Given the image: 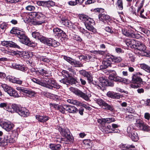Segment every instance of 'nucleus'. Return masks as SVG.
<instances>
[{"mask_svg": "<svg viewBox=\"0 0 150 150\" xmlns=\"http://www.w3.org/2000/svg\"><path fill=\"white\" fill-rule=\"evenodd\" d=\"M31 80L33 82L50 89L53 88L57 89L60 88L59 86L54 81L51 79H48L47 78H41L40 79L34 78Z\"/></svg>", "mask_w": 150, "mask_h": 150, "instance_id": "obj_1", "label": "nucleus"}, {"mask_svg": "<svg viewBox=\"0 0 150 150\" xmlns=\"http://www.w3.org/2000/svg\"><path fill=\"white\" fill-rule=\"evenodd\" d=\"M10 33L15 34L19 39L20 42L21 43L30 46H33L32 42L25 35L24 32L19 30L17 28H13L10 31Z\"/></svg>", "mask_w": 150, "mask_h": 150, "instance_id": "obj_2", "label": "nucleus"}, {"mask_svg": "<svg viewBox=\"0 0 150 150\" xmlns=\"http://www.w3.org/2000/svg\"><path fill=\"white\" fill-rule=\"evenodd\" d=\"M79 17L80 20L85 21V26L88 30L94 33L96 32V29L91 25L93 22V19L88 16L83 14L79 15Z\"/></svg>", "mask_w": 150, "mask_h": 150, "instance_id": "obj_3", "label": "nucleus"}, {"mask_svg": "<svg viewBox=\"0 0 150 150\" xmlns=\"http://www.w3.org/2000/svg\"><path fill=\"white\" fill-rule=\"evenodd\" d=\"M11 108L13 109V113L16 112L23 117H26L29 115L28 110L25 107H20L16 104H13L11 105Z\"/></svg>", "mask_w": 150, "mask_h": 150, "instance_id": "obj_4", "label": "nucleus"}, {"mask_svg": "<svg viewBox=\"0 0 150 150\" xmlns=\"http://www.w3.org/2000/svg\"><path fill=\"white\" fill-rule=\"evenodd\" d=\"M1 87L4 91L6 92L11 96L15 98L19 97L17 92L14 89L5 84H2Z\"/></svg>", "mask_w": 150, "mask_h": 150, "instance_id": "obj_5", "label": "nucleus"}, {"mask_svg": "<svg viewBox=\"0 0 150 150\" xmlns=\"http://www.w3.org/2000/svg\"><path fill=\"white\" fill-rule=\"evenodd\" d=\"M57 128L62 136L65 137L64 140L62 139V140L64 141H70L71 139L70 132L68 128L63 129L59 126L57 127Z\"/></svg>", "mask_w": 150, "mask_h": 150, "instance_id": "obj_6", "label": "nucleus"}, {"mask_svg": "<svg viewBox=\"0 0 150 150\" xmlns=\"http://www.w3.org/2000/svg\"><path fill=\"white\" fill-rule=\"evenodd\" d=\"M0 126L5 130L9 132L13 129L14 125L10 121L0 120Z\"/></svg>", "mask_w": 150, "mask_h": 150, "instance_id": "obj_7", "label": "nucleus"}, {"mask_svg": "<svg viewBox=\"0 0 150 150\" xmlns=\"http://www.w3.org/2000/svg\"><path fill=\"white\" fill-rule=\"evenodd\" d=\"M69 90L76 95L81 97L85 100L88 101L89 100V98L86 93L83 92L78 89L73 87H70Z\"/></svg>", "mask_w": 150, "mask_h": 150, "instance_id": "obj_8", "label": "nucleus"}, {"mask_svg": "<svg viewBox=\"0 0 150 150\" xmlns=\"http://www.w3.org/2000/svg\"><path fill=\"white\" fill-rule=\"evenodd\" d=\"M132 83L131 84L130 86L132 88H134L140 87L141 84L142 83L141 78L135 75L132 76Z\"/></svg>", "mask_w": 150, "mask_h": 150, "instance_id": "obj_9", "label": "nucleus"}, {"mask_svg": "<svg viewBox=\"0 0 150 150\" xmlns=\"http://www.w3.org/2000/svg\"><path fill=\"white\" fill-rule=\"evenodd\" d=\"M67 101L69 103L75 105L77 106H82L88 110H91V108L90 107L87 103H81V101L77 100L68 99Z\"/></svg>", "mask_w": 150, "mask_h": 150, "instance_id": "obj_10", "label": "nucleus"}, {"mask_svg": "<svg viewBox=\"0 0 150 150\" xmlns=\"http://www.w3.org/2000/svg\"><path fill=\"white\" fill-rule=\"evenodd\" d=\"M97 103L104 109H107L111 111H112L114 109L112 105H108L102 99H97Z\"/></svg>", "mask_w": 150, "mask_h": 150, "instance_id": "obj_11", "label": "nucleus"}, {"mask_svg": "<svg viewBox=\"0 0 150 150\" xmlns=\"http://www.w3.org/2000/svg\"><path fill=\"white\" fill-rule=\"evenodd\" d=\"M122 32L124 35L129 37L136 38L139 37V35L135 34L134 31L130 29H124L122 30Z\"/></svg>", "mask_w": 150, "mask_h": 150, "instance_id": "obj_12", "label": "nucleus"}, {"mask_svg": "<svg viewBox=\"0 0 150 150\" xmlns=\"http://www.w3.org/2000/svg\"><path fill=\"white\" fill-rule=\"evenodd\" d=\"M64 59L71 65L76 67H80L83 66L82 64L79 62L77 61L70 57L64 56Z\"/></svg>", "mask_w": 150, "mask_h": 150, "instance_id": "obj_13", "label": "nucleus"}, {"mask_svg": "<svg viewBox=\"0 0 150 150\" xmlns=\"http://www.w3.org/2000/svg\"><path fill=\"white\" fill-rule=\"evenodd\" d=\"M1 44L2 45L8 47L20 48V47L18 45L12 41H4L1 42Z\"/></svg>", "mask_w": 150, "mask_h": 150, "instance_id": "obj_14", "label": "nucleus"}, {"mask_svg": "<svg viewBox=\"0 0 150 150\" xmlns=\"http://www.w3.org/2000/svg\"><path fill=\"white\" fill-rule=\"evenodd\" d=\"M135 125L139 129L144 131H147L148 129V126L145 125L140 120H136Z\"/></svg>", "mask_w": 150, "mask_h": 150, "instance_id": "obj_15", "label": "nucleus"}, {"mask_svg": "<svg viewBox=\"0 0 150 150\" xmlns=\"http://www.w3.org/2000/svg\"><path fill=\"white\" fill-rule=\"evenodd\" d=\"M100 130L103 132L107 133L115 132V129H113V128H112V127L109 125L102 126L100 128Z\"/></svg>", "mask_w": 150, "mask_h": 150, "instance_id": "obj_16", "label": "nucleus"}, {"mask_svg": "<svg viewBox=\"0 0 150 150\" xmlns=\"http://www.w3.org/2000/svg\"><path fill=\"white\" fill-rule=\"evenodd\" d=\"M65 108V110L69 113L74 114L76 113L78 111L77 108L73 105H66Z\"/></svg>", "mask_w": 150, "mask_h": 150, "instance_id": "obj_17", "label": "nucleus"}, {"mask_svg": "<svg viewBox=\"0 0 150 150\" xmlns=\"http://www.w3.org/2000/svg\"><path fill=\"white\" fill-rule=\"evenodd\" d=\"M137 40L132 39H127L126 40L125 42L126 45L129 47L131 48H135Z\"/></svg>", "mask_w": 150, "mask_h": 150, "instance_id": "obj_18", "label": "nucleus"}, {"mask_svg": "<svg viewBox=\"0 0 150 150\" xmlns=\"http://www.w3.org/2000/svg\"><path fill=\"white\" fill-rule=\"evenodd\" d=\"M120 147L123 150H134L135 148V146L133 144H122L120 145Z\"/></svg>", "mask_w": 150, "mask_h": 150, "instance_id": "obj_19", "label": "nucleus"}, {"mask_svg": "<svg viewBox=\"0 0 150 150\" xmlns=\"http://www.w3.org/2000/svg\"><path fill=\"white\" fill-rule=\"evenodd\" d=\"M134 52L136 54L140 55L141 56H144L150 58V51H146V52H143L140 50H138L137 47L134 48Z\"/></svg>", "mask_w": 150, "mask_h": 150, "instance_id": "obj_20", "label": "nucleus"}, {"mask_svg": "<svg viewBox=\"0 0 150 150\" xmlns=\"http://www.w3.org/2000/svg\"><path fill=\"white\" fill-rule=\"evenodd\" d=\"M79 73L81 75L87 78L89 82H90L92 81V77L89 72L86 71L85 70H82L80 71Z\"/></svg>", "mask_w": 150, "mask_h": 150, "instance_id": "obj_21", "label": "nucleus"}, {"mask_svg": "<svg viewBox=\"0 0 150 150\" xmlns=\"http://www.w3.org/2000/svg\"><path fill=\"white\" fill-rule=\"evenodd\" d=\"M53 31L55 35L62 37L66 36L65 33L59 28H55L53 29Z\"/></svg>", "mask_w": 150, "mask_h": 150, "instance_id": "obj_22", "label": "nucleus"}, {"mask_svg": "<svg viewBox=\"0 0 150 150\" xmlns=\"http://www.w3.org/2000/svg\"><path fill=\"white\" fill-rule=\"evenodd\" d=\"M69 71L71 72V73H69L67 71L64 70L62 71V74L64 75L66 77H71L76 74V72L73 69L70 68L69 69Z\"/></svg>", "mask_w": 150, "mask_h": 150, "instance_id": "obj_23", "label": "nucleus"}, {"mask_svg": "<svg viewBox=\"0 0 150 150\" xmlns=\"http://www.w3.org/2000/svg\"><path fill=\"white\" fill-rule=\"evenodd\" d=\"M143 7V5L141 4L138 8L137 10V13L134 12H133V13L134 14L136 15H138L140 16L142 18H145L146 17L144 15H142V13L144 12V10L142 8Z\"/></svg>", "mask_w": 150, "mask_h": 150, "instance_id": "obj_24", "label": "nucleus"}, {"mask_svg": "<svg viewBox=\"0 0 150 150\" xmlns=\"http://www.w3.org/2000/svg\"><path fill=\"white\" fill-rule=\"evenodd\" d=\"M36 118L38 121L42 122H46L49 119V117L46 116H41L39 115H37L35 116Z\"/></svg>", "mask_w": 150, "mask_h": 150, "instance_id": "obj_25", "label": "nucleus"}, {"mask_svg": "<svg viewBox=\"0 0 150 150\" xmlns=\"http://www.w3.org/2000/svg\"><path fill=\"white\" fill-rule=\"evenodd\" d=\"M17 137H13L12 136H6L5 137V140L6 142L7 143V145L8 143H13L14 142L17 140Z\"/></svg>", "mask_w": 150, "mask_h": 150, "instance_id": "obj_26", "label": "nucleus"}, {"mask_svg": "<svg viewBox=\"0 0 150 150\" xmlns=\"http://www.w3.org/2000/svg\"><path fill=\"white\" fill-rule=\"evenodd\" d=\"M32 35L33 38L39 40L41 42L43 41V39H44V37L41 35L38 32L35 31L33 32Z\"/></svg>", "mask_w": 150, "mask_h": 150, "instance_id": "obj_27", "label": "nucleus"}, {"mask_svg": "<svg viewBox=\"0 0 150 150\" xmlns=\"http://www.w3.org/2000/svg\"><path fill=\"white\" fill-rule=\"evenodd\" d=\"M136 47L138 48V50H141L143 52H146L148 50H146V47L145 45L141 42L138 41H137L136 45Z\"/></svg>", "mask_w": 150, "mask_h": 150, "instance_id": "obj_28", "label": "nucleus"}, {"mask_svg": "<svg viewBox=\"0 0 150 150\" xmlns=\"http://www.w3.org/2000/svg\"><path fill=\"white\" fill-rule=\"evenodd\" d=\"M34 18H35L39 19L44 18L45 17L44 15L41 12H33L30 14Z\"/></svg>", "mask_w": 150, "mask_h": 150, "instance_id": "obj_29", "label": "nucleus"}, {"mask_svg": "<svg viewBox=\"0 0 150 150\" xmlns=\"http://www.w3.org/2000/svg\"><path fill=\"white\" fill-rule=\"evenodd\" d=\"M0 108H3L4 109L7 110L8 111L13 112V109L11 108H10L8 105L6 103H2L0 104Z\"/></svg>", "mask_w": 150, "mask_h": 150, "instance_id": "obj_30", "label": "nucleus"}, {"mask_svg": "<svg viewBox=\"0 0 150 150\" xmlns=\"http://www.w3.org/2000/svg\"><path fill=\"white\" fill-rule=\"evenodd\" d=\"M111 64V61L110 58L108 59H106L103 61L102 64L101 66L102 68L103 69H106L108 67L110 66Z\"/></svg>", "mask_w": 150, "mask_h": 150, "instance_id": "obj_31", "label": "nucleus"}, {"mask_svg": "<svg viewBox=\"0 0 150 150\" xmlns=\"http://www.w3.org/2000/svg\"><path fill=\"white\" fill-rule=\"evenodd\" d=\"M99 19L100 20L102 21H107L110 20V16L106 14H100L99 15Z\"/></svg>", "mask_w": 150, "mask_h": 150, "instance_id": "obj_32", "label": "nucleus"}, {"mask_svg": "<svg viewBox=\"0 0 150 150\" xmlns=\"http://www.w3.org/2000/svg\"><path fill=\"white\" fill-rule=\"evenodd\" d=\"M61 22L64 25L69 28H71L72 27V23L69 21L62 18L61 19Z\"/></svg>", "mask_w": 150, "mask_h": 150, "instance_id": "obj_33", "label": "nucleus"}, {"mask_svg": "<svg viewBox=\"0 0 150 150\" xmlns=\"http://www.w3.org/2000/svg\"><path fill=\"white\" fill-rule=\"evenodd\" d=\"M99 81L101 83L100 85L103 86H111L107 80L103 79V77L99 78Z\"/></svg>", "mask_w": 150, "mask_h": 150, "instance_id": "obj_34", "label": "nucleus"}, {"mask_svg": "<svg viewBox=\"0 0 150 150\" xmlns=\"http://www.w3.org/2000/svg\"><path fill=\"white\" fill-rule=\"evenodd\" d=\"M50 148L52 150H59L61 146L59 144H51L49 145Z\"/></svg>", "mask_w": 150, "mask_h": 150, "instance_id": "obj_35", "label": "nucleus"}, {"mask_svg": "<svg viewBox=\"0 0 150 150\" xmlns=\"http://www.w3.org/2000/svg\"><path fill=\"white\" fill-rule=\"evenodd\" d=\"M129 136L134 141H136L138 140V136L136 130H135V131L133 132V133H132L130 135V134Z\"/></svg>", "mask_w": 150, "mask_h": 150, "instance_id": "obj_36", "label": "nucleus"}, {"mask_svg": "<svg viewBox=\"0 0 150 150\" xmlns=\"http://www.w3.org/2000/svg\"><path fill=\"white\" fill-rule=\"evenodd\" d=\"M39 74L45 76H47L48 74V71L47 69L45 68H39L38 71Z\"/></svg>", "mask_w": 150, "mask_h": 150, "instance_id": "obj_37", "label": "nucleus"}, {"mask_svg": "<svg viewBox=\"0 0 150 150\" xmlns=\"http://www.w3.org/2000/svg\"><path fill=\"white\" fill-rule=\"evenodd\" d=\"M52 40L53 39L51 38L47 39L44 37V39H43V41H42V42L47 44L49 46H51Z\"/></svg>", "mask_w": 150, "mask_h": 150, "instance_id": "obj_38", "label": "nucleus"}, {"mask_svg": "<svg viewBox=\"0 0 150 150\" xmlns=\"http://www.w3.org/2000/svg\"><path fill=\"white\" fill-rule=\"evenodd\" d=\"M140 67L146 72L150 73V67L148 65L145 64H140Z\"/></svg>", "mask_w": 150, "mask_h": 150, "instance_id": "obj_39", "label": "nucleus"}, {"mask_svg": "<svg viewBox=\"0 0 150 150\" xmlns=\"http://www.w3.org/2000/svg\"><path fill=\"white\" fill-rule=\"evenodd\" d=\"M110 59H111V61L114 63L119 62L122 60V59L120 57H115L113 56L110 57Z\"/></svg>", "mask_w": 150, "mask_h": 150, "instance_id": "obj_40", "label": "nucleus"}, {"mask_svg": "<svg viewBox=\"0 0 150 150\" xmlns=\"http://www.w3.org/2000/svg\"><path fill=\"white\" fill-rule=\"evenodd\" d=\"M123 1L122 0H118L116 4L117 8L120 10H122L123 9Z\"/></svg>", "mask_w": 150, "mask_h": 150, "instance_id": "obj_41", "label": "nucleus"}, {"mask_svg": "<svg viewBox=\"0 0 150 150\" xmlns=\"http://www.w3.org/2000/svg\"><path fill=\"white\" fill-rule=\"evenodd\" d=\"M4 52L9 55H13L16 54V52L9 48H7L4 50Z\"/></svg>", "mask_w": 150, "mask_h": 150, "instance_id": "obj_42", "label": "nucleus"}, {"mask_svg": "<svg viewBox=\"0 0 150 150\" xmlns=\"http://www.w3.org/2000/svg\"><path fill=\"white\" fill-rule=\"evenodd\" d=\"M16 78L10 75L7 76L6 77L7 81L13 83H14L15 79H16Z\"/></svg>", "mask_w": 150, "mask_h": 150, "instance_id": "obj_43", "label": "nucleus"}, {"mask_svg": "<svg viewBox=\"0 0 150 150\" xmlns=\"http://www.w3.org/2000/svg\"><path fill=\"white\" fill-rule=\"evenodd\" d=\"M54 5V3L51 1H45V6L50 7Z\"/></svg>", "mask_w": 150, "mask_h": 150, "instance_id": "obj_44", "label": "nucleus"}, {"mask_svg": "<svg viewBox=\"0 0 150 150\" xmlns=\"http://www.w3.org/2000/svg\"><path fill=\"white\" fill-rule=\"evenodd\" d=\"M135 130L132 126H129L127 128V132L129 134V135H130L133 133V132L135 131Z\"/></svg>", "mask_w": 150, "mask_h": 150, "instance_id": "obj_45", "label": "nucleus"}, {"mask_svg": "<svg viewBox=\"0 0 150 150\" xmlns=\"http://www.w3.org/2000/svg\"><path fill=\"white\" fill-rule=\"evenodd\" d=\"M37 57L39 58L41 61H42L45 62H50V60L45 57H44L43 56L40 57V56H38Z\"/></svg>", "mask_w": 150, "mask_h": 150, "instance_id": "obj_46", "label": "nucleus"}, {"mask_svg": "<svg viewBox=\"0 0 150 150\" xmlns=\"http://www.w3.org/2000/svg\"><path fill=\"white\" fill-rule=\"evenodd\" d=\"M17 69L21 70V71L25 72L27 70V68L24 65H21L20 64V67H17Z\"/></svg>", "mask_w": 150, "mask_h": 150, "instance_id": "obj_47", "label": "nucleus"}, {"mask_svg": "<svg viewBox=\"0 0 150 150\" xmlns=\"http://www.w3.org/2000/svg\"><path fill=\"white\" fill-rule=\"evenodd\" d=\"M27 94L28 95L29 97H30L34 96L36 93L34 91L28 90Z\"/></svg>", "mask_w": 150, "mask_h": 150, "instance_id": "obj_48", "label": "nucleus"}, {"mask_svg": "<svg viewBox=\"0 0 150 150\" xmlns=\"http://www.w3.org/2000/svg\"><path fill=\"white\" fill-rule=\"evenodd\" d=\"M8 24L5 22H3L0 25V28L3 30H5L8 27Z\"/></svg>", "mask_w": 150, "mask_h": 150, "instance_id": "obj_49", "label": "nucleus"}, {"mask_svg": "<svg viewBox=\"0 0 150 150\" xmlns=\"http://www.w3.org/2000/svg\"><path fill=\"white\" fill-rule=\"evenodd\" d=\"M115 119L114 118H105V123H110L112 122L115 121Z\"/></svg>", "mask_w": 150, "mask_h": 150, "instance_id": "obj_50", "label": "nucleus"}, {"mask_svg": "<svg viewBox=\"0 0 150 150\" xmlns=\"http://www.w3.org/2000/svg\"><path fill=\"white\" fill-rule=\"evenodd\" d=\"M105 29L106 31L112 34L113 33L112 28L110 26H108L106 27L105 28Z\"/></svg>", "mask_w": 150, "mask_h": 150, "instance_id": "obj_51", "label": "nucleus"}, {"mask_svg": "<svg viewBox=\"0 0 150 150\" xmlns=\"http://www.w3.org/2000/svg\"><path fill=\"white\" fill-rule=\"evenodd\" d=\"M65 105H64L63 106L59 105L58 109V110H59L63 114L65 113Z\"/></svg>", "mask_w": 150, "mask_h": 150, "instance_id": "obj_52", "label": "nucleus"}, {"mask_svg": "<svg viewBox=\"0 0 150 150\" xmlns=\"http://www.w3.org/2000/svg\"><path fill=\"white\" fill-rule=\"evenodd\" d=\"M134 117L133 115H129L126 116L125 119L128 121H132L134 120Z\"/></svg>", "mask_w": 150, "mask_h": 150, "instance_id": "obj_53", "label": "nucleus"}, {"mask_svg": "<svg viewBox=\"0 0 150 150\" xmlns=\"http://www.w3.org/2000/svg\"><path fill=\"white\" fill-rule=\"evenodd\" d=\"M112 98L113 99H119L121 96V95L117 93L113 92Z\"/></svg>", "mask_w": 150, "mask_h": 150, "instance_id": "obj_54", "label": "nucleus"}, {"mask_svg": "<svg viewBox=\"0 0 150 150\" xmlns=\"http://www.w3.org/2000/svg\"><path fill=\"white\" fill-rule=\"evenodd\" d=\"M59 42L53 39L52 41V43L51 46L55 47H57L58 46H59Z\"/></svg>", "mask_w": 150, "mask_h": 150, "instance_id": "obj_55", "label": "nucleus"}, {"mask_svg": "<svg viewBox=\"0 0 150 150\" xmlns=\"http://www.w3.org/2000/svg\"><path fill=\"white\" fill-rule=\"evenodd\" d=\"M45 23V21H34L33 22V24L34 25H42Z\"/></svg>", "mask_w": 150, "mask_h": 150, "instance_id": "obj_56", "label": "nucleus"}, {"mask_svg": "<svg viewBox=\"0 0 150 150\" xmlns=\"http://www.w3.org/2000/svg\"><path fill=\"white\" fill-rule=\"evenodd\" d=\"M25 9L27 10L28 11H34L35 9V7L31 5H28L25 7Z\"/></svg>", "mask_w": 150, "mask_h": 150, "instance_id": "obj_57", "label": "nucleus"}, {"mask_svg": "<svg viewBox=\"0 0 150 150\" xmlns=\"http://www.w3.org/2000/svg\"><path fill=\"white\" fill-rule=\"evenodd\" d=\"M50 105L51 107L54 108L55 110H58L59 105L54 103H50Z\"/></svg>", "mask_w": 150, "mask_h": 150, "instance_id": "obj_58", "label": "nucleus"}, {"mask_svg": "<svg viewBox=\"0 0 150 150\" xmlns=\"http://www.w3.org/2000/svg\"><path fill=\"white\" fill-rule=\"evenodd\" d=\"M37 4L39 6H45V1H37Z\"/></svg>", "mask_w": 150, "mask_h": 150, "instance_id": "obj_59", "label": "nucleus"}, {"mask_svg": "<svg viewBox=\"0 0 150 150\" xmlns=\"http://www.w3.org/2000/svg\"><path fill=\"white\" fill-rule=\"evenodd\" d=\"M7 145V143L6 142V141L5 140H3L2 139L0 138V146H6Z\"/></svg>", "mask_w": 150, "mask_h": 150, "instance_id": "obj_60", "label": "nucleus"}, {"mask_svg": "<svg viewBox=\"0 0 150 150\" xmlns=\"http://www.w3.org/2000/svg\"><path fill=\"white\" fill-rule=\"evenodd\" d=\"M23 83V81L18 78H16V79L14 83H16L19 85H21Z\"/></svg>", "mask_w": 150, "mask_h": 150, "instance_id": "obj_61", "label": "nucleus"}, {"mask_svg": "<svg viewBox=\"0 0 150 150\" xmlns=\"http://www.w3.org/2000/svg\"><path fill=\"white\" fill-rule=\"evenodd\" d=\"M98 122L102 125L105 123V118L99 119L97 120Z\"/></svg>", "mask_w": 150, "mask_h": 150, "instance_id": "obj_62", "label": "nucleus"}, {"mask_svg": "<svg viewBox=\"0 0 150 150\" xmlns=\"http://www.w3.org/2000/svg\"><path fill=\"white\" fill-rule=\"evenodd\" d=\"M21 0H6V1L7 3H13L18 2Z\"/></svg>", "mask_w": 150, "mask_h": 150, "instance_id": "obj_63", "label": "nucleus"}, {"mask_svg": "<svg viewBox=\"0 0 150 150\" xmlns=\"http://www.w3.org/2000/svg\"><path fill=\"white\" fill-rule=\"evenodd\" d=\"M68 4L70 6H75L76 5L75 1H69L68 2Z\"/></svg>", "mask_w": 150, "mask_h": 150, "instance_id": "obj_64", "label": "nucleus"}]
</instances>
